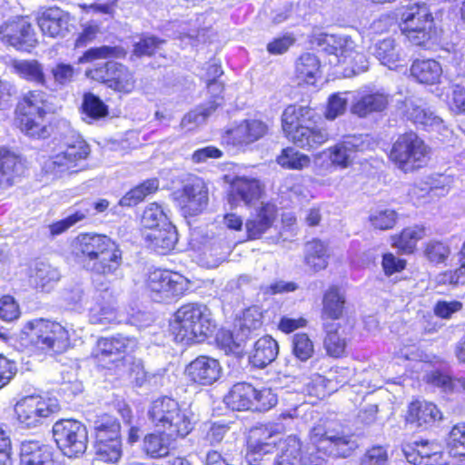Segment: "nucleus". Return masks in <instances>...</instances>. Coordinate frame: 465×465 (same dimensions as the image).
Listing matches in <instances>:
<instances>
[{"mask_svg":"<svg viewBox=\"0 0 465 465\" xmlns=\"http://www.w3.org/2000/svg\"><path fill=\"white\" fill-rule=\"evenodd\" d=\"M148 417L153 426L162 430L147 434L143 440V451L153 459L167 456L171 443L176 438L186 437L195 424L193 411L182 408L177 401L167 396L151 403Z\"/></svg>","mask_w":465,"mask_h":465,"instance_id":"obj_1","label":"nucleus"},{"mask_svg":"<svg viewBox=\"0 0 465 465\" xmlns=\"http://www.w3.org/2000/svg\"><path fill=\"white\" fill-rule=\"evenodd\" d=\"M311 446L300 451V465H326V456L347 458L357 449L351 437L331 429L327 422L316 424L310 431Z\"/></svg>","mask_w":465,"mask_h":465,"instance_id":"obj_2","label":"nucleus"},{"mask_svg":"<svg viewBox=\"0 0 465 465\" xmlns=\"http://www.w3.org/2000/svg\"><path fill=\"white\" fill-rule=\"evenodd\" d=\"M319 118V114L309 106L291 104L282 115V130L296 146L306 150L315 149L330 138L325 128L315 125Z\"/></svg>","mask_w":465,"mask_h":465,"instance_id":"obj_3","label":"nucleus"},{"mask_svg":"<svg viewBox=\"0 0 465 465\" xmlns=\"http://www.w3.org/2000/svg\"><path fill=\"white\" fill-rule=\"evenodd\" d=\"M20 338L35 351L49 356L63 354L71 346L65 327L42 318L28 321L21 330Z\"/></svg>","mask_w":465,"mask_h":465,"instance_id":"obj_4","label":"nucleus"},{"mask_svg":"<svg viewBox=\"0 0 465 465\" xmlns=\"http://www.w3.org/2000/svg\"><path fill=\"white\" fill-rule=\"evenodd\" d=\"M172 331L175 340L185 344L202 342L212 336L216 325L206 305L188 303L174 314Z\"/></svg>","mask_w":465,"mask_h":465,"instance_id":"obj_5","label":"nucleus"},{"mask_svg":"<svg viewBox=\"0 0 465 465\" xmlns=\"http://www.w3.org/2000/svg\"><path fill=\"white\" fill-rule=\"evenodd\" d=\"M16 112L17 122L23 133L26 135L45 139L51 135L52 127L45 120V94L41 91H31L18 104Z\"/></svg>","mask_w":465,"mask_h":465,"instance_id":"obj_6","label":"nucleus"},{"mask_svg":"<svg viewBox=\"0 0 465 465\" xmlns=\"http://www.w3.org/2000/svg\"><path fill=\"white\" fill-rule=\"evenodd\" d=\"M401 33L416 46L426 47L430 41L434 19L425 3H414L402 6L398 13Z\"/></svg>","mask_w":465,"mask_h":465,"instance_id":"obj_7","label":"nucleus"},{"mask_svg":"<svg viewBox=\"0 0 465 465\" xmlns=\"http://www.w3.org/2000/svg\"><path fill=\"white\" fill-rule=\"evenodd\" d=\"M430 149L414 132L399 135L392 144L390 158L405 173L412 172L426 164Z\"/></svg>","mask_w":465,"mask_h":465,"instance_id":"obj_8","label":"nucleus"},{"mask_svg":"<svg viewBox=\"0 0 465 465\" xmlns=\"http://www.w3.org/2000/svg\"><path fill=\"white\" fill-rule=\"evenodd\" d=\"M89 153V146L83 139L76 138L72 143L66 142L57 153L43 162L42 172L51 179L75 173L78 162L85 159Z\"/></svg>","mask_w":465,"mask_h":465,"instance_id":"obj_9","label":"nucleus"},{"mask_svg":"<svg viewBox=\"0 0 465 465\" xmlns=\"http://www.w3.org/2000/svg\"><path fill=\"white\" fill-rule=\"evenodd\" d=\"M53 436L59 450L68 458H78L86 451L88 431L79 420L56 421L53 426Z\"/></svg>","mask_w":465,"mask_h":465,"instance_id":"obj_10","label":"nucleus"},{"mask_svg":"<svg viewBox=\"0 0 465 465\" xmlns=\"http://www.w3.org/2000/svg\"><path fill=\"white\" fill-rule=\"evenodd\" d=\"M14 411L17 421L23 427L35 428L41 425L51 414L58 411L59 405L55 400L32 395L18 401Z\"/></svg>","mask_w":465,"mask_h":465,"instance_id":"obj_11","label":"nucleus"},{"mask_svg":"<svg viewBox=\"0 0 465 465\" xmlns=\"http://www.w3.org/2000/svg\"><path fill=\"white\" fill-rule=\"evenodd\" d=\"M122 264L123 252L117 244L110 251H105L94 262H89L86 270L94 276V288L99 292H106L110 285L109 279L120 274Z\"/></svg>","mask_w":465,"mask_h":465,"instance_id":"obj_12","label":"nucleus"},{"mask_svg":"<svg viewBox=\"0 0 465 465\" xmlns=\"http://www.w3.org/2000/svg\"><path fill=\"white\" fill-rule=\"evenodd\" d=\"M94 80L105 84L109 88L124 94L131 93L135 87L133 72L125 65L109 61L87 72Z\"/></svg>","mask_w":465,"mask_h":465,"instance_id":"obj_13","label":"nucleus"},{"mask_svg":"<svg viewBox=\"0 0 465 465\" xmlns=\"http://www.w3.org/2000/svg\"><path fill=\"white\" fill-rule=\"evenodd\" d=\"M135 347L136 341L134 339L123 336L101 338L97 341L92 355L99 364L109 368V363L124 361L129 355L127 353Z\"/></svg>","mask_w":465,"mask_h":465,"instance_id":"obj_14","label":"nucleus"},{"mask_svg":"<svg viewBox=\"0 0 465 465\" xmlns=\"http://www.w3.org/2000/svg\"><path fill=\"white\" fill-rule=\"evenodd\" d=\"M177 202L184 216H195L208 205V188L204 182L195 177L177 192Z\"/></svg>","mask_w":465,"mask_h":465,"instance_id":"obj_15","label":"nucleus"},{"mask_svg":"<svg viewBox=\"0 0 465 465\" xmlns=\"http://www.w3.org/2000/svg\"><path fill=\"white\" fill-rule=\"evenodd\" d=\"M0 37L3 42L22 51H29L37 44L35 29L25 17H17L1 25Z\"/></svg>","mask_w":465,"mask_h":465,"instance_id":"obj_16","label":"nucleus"},{"mask_svg":"<svg viewBox=\"0 0 465 465\" xmlns=\"http://www.w3.org/2000/svg\"><path fill=\"white\" fill-rule=\"evenodd\" d=\"M391 95L384 89L366 88L358 91L351 104V113L361 118L387 109Z\"/></svg>","mask_w":465,"mask_h":465,"instance_id":"obj_17","label":"nucleus"},{"mask_svg":"<svg viewBox=\"0 0 465 465\" xmlns=\"http://www.w3.org/2000/svg\"><path fill=\"white\" fill-rule=\"evenodd\" d=\"M368 135H350L328 149L329 159L332 164L341 168L349 167L359 153L370 148Z\"/></svg>","mask_w":465,"mask_h":465,"instance_id":"obj_18","label":"nucleus"},{"mask_svg":"<svg viewBox=\"0 0 465 465\" xmlns=\"http://www.w3.org/2000/svg\"><path fill=\"white\" fill-rule=\"evenodd\" d=\"M115 242L104 234L83 233L74 241V252L77 257H82V263L86 269L89 262L96 260L105 251H110Z\"/></svg>","mask_w":465,"mask_h":465,"instance_id":"obj_19","label":"nucleus"},{"mask_svg":"<svg viewBox=\"0 0 465 465\" xmlns=\"http://www.w3.org/2000/svg\"><path fill=\"white\" fill-rule=\"evenodd\" d=\"M147 286L152 292L169 298L183 294L188 289V281L180 273L156 269L149 273Z\"/></svg>","mask_w":465,"mask_h":465,"instance_id":"obj_20","label":"nucleus"},{"mask_svg":"<svg viewBox=\"0 0 465 465\" xmlns=\"http://www.w3.org/2000/svg\"><path fill=\"white\" fill-rule=\"evenodd\" d=\"M407 461L412 465H440L443 451L440 444L434 441H415L402 449Z\"/></svg>","mask_w":465,"mask_h":465,"instance_id":"obj_21","label":"nucleus"},{"mask_svg":"<svg viewBox=\"0 0 465 465\" xmlns=\"http://www.w3.org/2000/svg\"><path fill=\"white\" fill-rule=\"evenodd\" d=\"M185 373L193 382L206 386L219 380L222 367L213 358L199 356L187 365Z\"/></svg>","mask_w":465,"mask_h":465,"instance_id":"obj_22","label":"nucleus"},{"mask_svg":"<svg viewBox=\"0 0 465 465\" xmlns=\"http://www.w3.org/2000/svg\"><path fill=\"white\" fill-rule=\"evenodd\" d=\"M69 14L56 6L43 10L37 17L43 35L52 38L64 37L69 32Z\"/></svg>","mask_w":465,"mask_h":465,"instance_id":"obj_23","label":"nucleus"},{"mask_svg":"<svg viewBox=\"0 0 465 465\" xmlns=\"http://www.w3.org/2000/svg\"><path fill=\"white\" fill-rule=\"evenodd\" d=\"M321 41L326 45L324 50L327 53L342 58L343 62L349 58L362 62L365 58L362 54L355 51V43L349 35H325Z\"/></svg>","mask_w":465,"mask_h":465,"instance_id":"obj_24","label":"nucleus"},{"mask_svg":"<svg viewBox=\"0 0 465 465\" xmlns=\"http://www.w3.org/2000/svg\"><path fill=\"white\" fill-rule=\"evenodd\" d=\"M52 447L36 440L25 441L21 445V465H53Z\"/></svg>","mask_w":465,"mask_h":465,"instance_id":"obj_25","label":"nucleus"},{"mask_svg":"<svg viewBox=\"0 0 465 465\" xmlns=\"http://www.w3.org/2000/svg\"><path fill=\"white\" fill-rule=\"evenodd\" d=\"M403 104L407 119L417 125L426 128L438 127L442 124V119L427 108L420 99L408 98Z\"/></svg>","mask_w":465,"mask_h":465,"instance_id":"obj_26","label":"nucleus"},{"mask_svg":"<svg viewBox=\"0 0 465 465\" xmlns=\"http://www.w3.org/2000/svg\"><path fill=\"white\" fill-rule=\"evenodd\" d=\"M145 241L155 252L165 254L174 248L178 241V233L175 226L169 223L147 232Z\"/></svg>","mask_w":465,"mask_h":465,"instance_id":"obj_27","label":"nucleus"},{"mask_svg":"<svg viewBox=\"0 0 465 465\" xmlns=\"http://www.w3.org/2000/svg\"><path fill=\"white\" fill-rule=\"evenodd\" d=\"M267 131V126L259 120H245L228 132L234 144H248L259 140Z\"/></svg>","mask_w":465,"mask_h":465,"instance_id":"obj_28","label":"nucleus"},{"mask_svg":"<svg viewBox=\"0 0 465 465\" xmlns=\"http://www.w3.org/2000/svg\"><path fill=\"white\" fill-rule=\"evenodd\" d=\"M322 328L325 331L323 346L327 354L333 358H339L345 352L348 338L341 324L334 322H324Z\"/></svg>","mask_w":465,"mask_h":465,"instance_id":"obj_29","label":"nucleus"},{"mask_svg":"<svg viewBox=\"0 0 465 465\" xmlns=\"http://www.w3.org/2000/svg\"><path fill=\"white\" fill-rule=\"evenodd\" d=\"M345 302V295L338 286L332 285L329 287L323 294L322 302L321 318L323 322L341 319L343 314Z\"/></svg>","mask_w":465,"mask_h":465,"instance_id":"obj_30","label":"nucleus"},{"mask_svg":"<svg viewBox=\"0 0 465 465\" xmlns=\"http://www.w3.org/2000/svg\"><path fill=\"white\" fill-rule=\"evenodd\" d=\"M24 169L22 162L15 153L0 148V187L13 185L24 173Z\"/></svg>","mask_w":465,"mask_h":465,"instance_id":"obj_31","label":"nucleus"},{"mask_svg":"<svg viewBox=\"0 0 465 465\" xmlns=\"http://www.w3.org/2000/svg\"><path fill=\"white\" fill-rule=\"evenodd\" d=\"M94 440L121 438V424L119 420L108 413L94 415L89 420Z\"/></svg>","mask_w":465,"mask_h":465,"instance_id":"obj_32","label":"nucleus"},{"mask_svg":"<svg viewBox=\"0 0 465 465\" xmlns=\"http://www.w3.org/2000/svg\"><path fill=\"white\" fill-rule=\"evenodd\" d=\"M411 76L418 83L434 84L439 83L442 74V68L434 59H416L412 62Z\"/></svg>","mask_w":465,"mask_h":465,"instance_id":"obj_33","label":"nucleus"},{"mask_svg":"<svg viewBox=\"0 0 465 465\" xmlns=\"http://www.w3.org/2000/svg\"><path fill=\"white\" fill-rule=\"evenodd\" d=\"M329 257V248L324 242L313 239L305 243L304 262L313 272L326 269Z\"/></svg>","mask_w":465,"mask_h":465,"instance_id":"obj_34","label":"nucleus"},{"mask_svg":"<svg viewBox=\"0 0 465 465\" xmlns=\"http://www.w3.org/2000/svg\"><path fill=\"white\" fill-rule=\"evenodd\" d=\"M255 388L247 382L235 383L224 397L226 405L233 411L252 410Z\"/></svg>","mask_w":465,"mask_h":465,"instance_id":"obj_35","label":"nucleus"},{"mask_svg":"<svg viewBox=\"0 0 465 465\" xmlns=\"http://www.w3.org/2000/svg\"><path fill=\"white\" fill-rule=\"evenodd\" d=\"M441 418L442 415L435 404L414 401L409 407L407 421L417 427H422L431 425Z\"/></svg>","mask_w":465,"mask_h":465,"instance_id":"obj_36","label":"nucleus"},{"mask_svg":"<svg viewBox=\"0 0 465 465\" xmlns=\"http://www.w3.org/2000/svg\"><path fill=\"white\" fill-rule=\"evenodd\" d=\"M275 215L276 208L273 204H262L258 213L245 223L249 238H260L272 225Z\"/></svg>","mask_w":465,"mask_h":465,"instance_id":"obj_37","label":"nucleus"},{"mask_svg":"<svg viewBox=\"0 0 465 465\" xmlns=\"http://www.w3.org/2000/svg\"><path fill=\"white\" fill-rule=\"evenodd\" d=\"M279 353L277 341L271 336H263L255 343L250 356L251 363L257 368H264L272 363Z\"/></svg>","mask_w":465,"mask_h":465,"instance_id":"obj_38","label":"nucleus"},{"mask_svg":"<svg viewBox=\"0 0 465 465\" xmlns=\"http://www.w3.org/2000/svg\"><path fill=\"white\" fill-rule=\"evenodd\" d=\"M261 193L259 181L239 178L232 183L231 196L235 202L242 201L244 204H252L260 198Z\"/></svg>","mask_w":465,"mask_h":465,"instance_id":"obj_39","label":"nucleus"},{"mask_svg":"<svg viewBox=\"0 0 465 465\" xmlns=\"http://www.w3.org/2000/svg\"><path fill=\"white\" fill-rule=\"evenodd\" d=\"M13 68L15 72L22 78L34 82L45 87H50L46 79L42 64L36 60H18L14 61Z\"/></svg>","mask_w":465,"mask_h":465,"instance_id":"obj_40","label":"nucleus"},{"mask_svg":"<svg viewBox=\"0 0 465 465\" xmlns=\"http://www.w3.org/2000/svg\"><path fill=\"white\" fill-rule=\"evenodd\" d=\"M159 181L156 178L148 179L127 192L119 201L121 206L132 207L137 205L144 198L156 192Z\"/></svg>","mask_w":465,"mask_h":465,"instance_id":"obj_41","label":"nucleus"},{"mask_svg":"<svg viewBox=\"0 0 465 465\" xmlns=\"http://www.w3.org/2000/svg\"><path fill=\"white\" fill-rule=\"evenodd\" d=\"M222 98H216L214 101L209 102L196 107L183 116L181 121V126L192 130L195 126L203 124L206 119L222 105Z\"/></svg>","mask_w":465,"mask_h":465,"instance_id":"obj_42","label":"nucleus"},{"mask_svg":"<svg viewBox=\"0 0 465 465\" xmlns=\"http://www.w3.org/2000/svg\"><path fill=\"white\" fill-rule=\"evenodd\" d=\"M320 62L313 54H302L295 65V74L298 80L306 84H313L316 74L319 73Z\"/></svg>","mask_w":465,"mask_h":465,"instance_id":"obj_43","label":"nucleus"},{"mask_svg":"<svg viewBox=\"0 0 465 465\" xmlns=\"http://www.w3.org/2000/svg\"><path fill=\"white\" fill-rule=\"evenodd\" d=\"M96 459L104 462H117L122 457V440L119 439L94 440Z\"/></svg>","mask_w":465,"mask_h":465,"instance_id":"obj_44","label":"nucleus"},{"mask_svg":"<svg viewBox=\"0 0 465 465\" xmlns=\"http://www.w3.org/2000/svg\"><path fill=\"white\" fill-rule=\"evenodd\" d=\"M81 111L83 120L89 124L108 114V108L104 103L98 96L91 93L84 95Z\"/></svg>","mask_w":465,"mask_h":465,"instance_id":"obj_45","label":"nucleus"},{"mask_svg":"<svg viewBox=\"0 0 465 465\" xmlns=\"http://www.w3.org/2000/svg\"><path fill=\"white\" fill-rule=\"evenodd\" d=\"M373 54L381 64L392 68L397 65L401 60L400 50L395 41L391 38H386L379 41L374 45Z\"/></svg>","mask_w":465,"mask_h":465,"instance_id":"obj_46","label":"nucleus"},{"mask_svg":"<svg viewBox=\"0 0 465 465\" xmlns=\"http://www.w3.org/2000/svg\"><path fill=\"white\" fill-rule=\"evenodd\" d=\"M280 433L270 425H261L251 430L249 436V444L263 447L265 444L270 445V450H274L276 444L283 440H280Z\"/></svg>","mask_w":465,"mask_h":465,"instance_id":"obj_47","label":"nucleus"},{"mask_svg":"<svg viewBox=\"0 0 465 465\" xmlns=\"http://www.w3.org/2000/svg\"><path fill=\"white\" fill-rule=\"evenodd\" d=\"M424 231L419 227L404 229L400 235L392 237V246L405 253L414 251L417 242L422 238Z\"/></svg>","mask_w":465,"mask_h":465,"instance_id":"obj_48","label":"nucleus"},{"mask_svg":"<svg viewBox=\"0 0 465 465\" xmlns=\"http://www.w3.org/2000/svg\"><path fill=\"white\" fill-rule=\"evenodd\" d=\"M302 444L296 436H289L281 442V453L277 455L273 465H295Z\"/></svg>","mask_w":465,"mask_h":465,"instance_id":"obj_49","label":"nucleus"},{"mask_svg":"<svg viewBox=\"0 0 465 465\" xmlns=\"http://www.w3.org/2000/svg\"><path fill=\"white\" fill-rule=\"evenodd\" d=\"M166 43L164 39L153 35H142L133 45V55L136 57L152 56Z\"/></svg>","mask_w":465,"mask_h":465,"instance_id":"obj_50","label":"nucleus"},{"mask_svg":"<svg viewBox=\"0 0 465 465\" xmlns=\"http://www.w3.org/2000/svg\"><path fill=\"white\" fill-rule=\"evenodd\" d=\"M277 163L283 168L292 170H302L310 165V157L302 153L292 147L282 149L277 157Z\"/></svg>","mask_w":465,"mask_h":465,"instance_id":"obj_51","label":"nucleus"},{"mask_svg":"<svg viewBox=\"0 0 465 465\" xmlns=\"http://www.w3.org/2000/svg\"><path fill=\"white\" fill-rule=\"evenodd\" d=\"M142 224L152 230L171 223L162 205L152 203L146 206L142 215Z\"/></svg>","mask_w":465,"mask_h":465,"instance_id":"obj_52","label":"nucleus"},{"mask_svg":"<svg viewBox=\"0 0 465 465\" xmlns=\"http://www.w3.org/2000/svg\"><path fill=\"white\" fill-rule=\"evenodd\" d=\"M50 74L53 77V82L47 79L50 85L48 88L51 90H56L57 88L65 86L73 81L75 69L69 64L57 63L51 67Z\"/></svg>","mask_w":465,"mask_h":465,"instance_id":"obj_53","label":"nucleus"},{"mask_svg":"<svg viewBox=\"0 0 465 465\" xmlns=\"http://www.w3.org/2000/svg\"><path fill=\"white\" fill-rule=\"evenodd\" d=\"M126 51L121 46L102 45L88 49L83 56L79 58L80 63L91 62L95 59L120 58L124 57Z\"/></svg>","mask_w":465,"mask_h":465,"instance_id":"obj_54","label":"nucleus"},{"mask_svg":"<svg viewBox=\"0 0 465 465\" xmlns=\"http://www.w3.org/2000/svg\"><path fill=\"white\" fill-rule=\"evenodd\" d=\"M449 453L453 457H465V423L451 429L448 439Z\"/></svg>","mask_w":465,"mask_h":465,"instance_id":"obj_55","label":"nucleus"},{"mask_svg":"<svg viewBox=\"0 0 465 465\" xmlns=\"http://www.w3.org/2000/svg\"><path fill=\"white\" fill-rule=\"evenodd\" d=\"M397 220V213L391 209H375L371 210L369 221L371 224L379 230H389L391 229Z\"/></svg>","mask_w":465,"mask_h":465,"instance_id":"obj_56","label":"nucleus"},{"mask_svg":"<svg viewBox=\"0 0 465 465\" xmlns=\"http://www.w3.org/2000/svg\"><path fill=\"white\" fill-rule=\"evenodd\" d=\"M292 348L293 355L302 361L309 360L314 352L313 343L306 333L293 335Z\"/></svg>","mask_w":465,"mask_h":465,"instance_id":"obj_57","label":"nucleus"},{"mask_svg":"<svg viewBox=\"0 0 465 465\" xmlns=\"http://www.w3.org/2000/svg\"><path fill=\"white\" fill-rule=\"evenodd\" d=\"M124 362L129 365L130 377L138 387L143 386L150 382L152 378H155L154 374H151L144 370L143 361L140 359L128 355Z\"/></svg>","mask_w":465,"mask_h":465,"instance_id":"obj_58","label":"nucleus"},{"mask_svg":"<svg viewBox=\"0 0 465 465\" xmlns=\"http://www.w3.org/2000/svg\"><path fill=\"white\" fill-rule=\"evenodd\" d=\"M88 214V208H78L74 213H71L66 218L49 225L51 234L54 236L63 233L73 225L85 219Z\"/></svg>","mask_w":465,"mask_h":465,"instance_id":"obj_59","label":"nucleus"},{"mask_svg":"<svg viewBox=\"0 0 465 465\" xmlns=\"http://www.w3.org/2000/svg\"><path fill=\"white\" fill-rule=\"evenodd\" d=\"M358 465H389L388 450L381 445L372 446L360 457Z\"/></svg>","mask_w":465,"mask_h":465,"instance_id":"obj_60","label":"nucleus"},{"mask_svg":"<svg viewBox=\"0 0 465 465\" xmlns=\"http://www.w3.org/2000/svg\"><path fill=\"white\" fill-rule=\"evenodd\" d=\"M35 277L37 284L45 288L49 283L57 282L60 279V272L51 264L38 262L35 268Z\"/></svg>","mask_w":465,"mask_h":465,"instance_id":"obj_61","label":"nucleus"},{"mask_svg":"<svg viewBox=\"0 0 465 465\" xmlns=\"http://www.w3.org/2000/svg\"><path fill=\"white\" fill-rule=\"evenodd\" d=\"M89 321L93 324L107 325L119 322L116 311L110 306L90 308Z\"/></svg>","mask_w":465,"mask_h":465,"instance_id":"obj_62","label":"nucleus"},{"mask_svg":"<svg viewBox=\"0 0 465 465\" xmlns=\"http://www.w3.org/2000/svg\"><path fill=\"white\" fill-rule=\"evenodd\" d=\"M450 252L449 246L440 241H430L424 248V255L430 262L434 263L443 262Z\"/></svg>","mask_w":465,"mask_h":465,"instance_id":"obj_63","label":"nucleus"},{"mask_svg":"<svg viewBox=\"0 0 465 465\" xmlns=\"http://www.w3.org/2000/svg\"><path fill=\"white\" fill-rule=\"evenodd\" d=\"M346 94H334L329 97L325 117L328 120H334L343 114L347 109L348 99Z\"/></svg>","mask_w":465,"mask_h":465,"instance_id":"obj_64","label":"nucleus"}]
</instances>
